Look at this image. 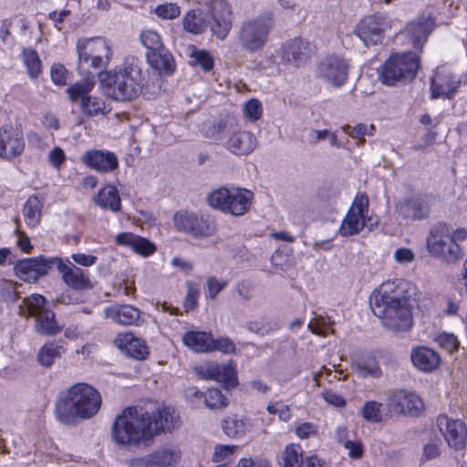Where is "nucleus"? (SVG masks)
<instances>
[{
    "label": "nucleus",
    "instance_id": "nucleus-1",
    "mask_svg": "<svg viewBox=\"0 0 467 467\" xmlns=\"http://www.w3.org/2000/svg\"><path fill=\"white\" fill-rule=\"evenodd\" d=\"M179 421V416L171 407L130 406L116 416L111 437L119 446L150 447L156 437L178 427Z\"/></svg>",
    "mask_w": 467,
    "mask_h": 467
},
{
    "label": "nucleus",
    "instance_id": "nucleus-2",
    "mask_svg": "<svg viewBox=\"0 0 467 467\" xmlns=\"http://www.w3.org/2000/svg\"><path fill=\"white\" fill-rule=\"evenodd\" d=\"M409 285L403 279L388 280L370 296L373 314L393 333L408 332L413 326L412 305L407 295Z\"/></svg>",
    "mask_w": 467,
    "mask_h": 467
},
{
    "label": "nucleus",
    "instance_id": "nucleus-3",
    "mask_svg": "<svg viewBox=\"0 0 467 467\" xmlns=\"http://www.w3.org/2000/svg\"><path fill=\"white\" fill-rule=\"evenodd\" d=\"M102 398L99 390L87 383H76L62 391L56 401L55 413L63 424L94 417L101 408Z\"/></svg>",
    "mask_w": 467,
    "mask_h": 467
},
{
    "label": "nucleus",
    "instance_id": "nucleus-4",
    "mask_svg": "<svg viewBox=\"0 0 467 467\" xmlns=\"http://www.w3.org/2000/svg\"><path fill=\"white\" fill-rule=\"evenodd\" d=\"M465 240L466 228H454L445 223H437L431 227L426 236V247L432 257L444 264L454 265L464 256L462 243Z\"/></svg>",
    "mask_w": 467,
    "mask_h": 467
},
{
    "label": "nucleus",
    "instance_id": "nucleus-5",
    "mask_svg": "<svg viewBox=\"0 0 467 467\" xmlns=\"http://www.w3.org/2000/svg\"><path fill=\"white\" fill-rule=\"evenodd\" d=\"M100 81L108 88L109 96L115 100H132L142 87L141 64L135 58L127 59L122 66L104 73Z\"/></svg>",
    "mask_w": 467,
    "mask_h": 467
},
{
    "label": "nucleus",
    "instance_id": "nucleus-6",
    "mask_svg": "<svg viewBox=\"0 0 467 467\" xmlns=\"http://www.w3.org/2000/svg\"><path fill=\"white\" fill-rule=\"evenodd\" d=\"M76 49L78 56V68L83 74L106 68L113 56L110 42L102 36L78 39Z\"/></svg>",
    "mask_w": 467,
    "mask_h": 467
},
{
    "label": "nucleus",
    "instance_id": "nucleus-7",
    "mask_svg": "<svg viewBox=\"0 0 467 467\" xmlns=\"http://www.w3.org/2000/svg\"><path fill=\"white\" fill-rule=\"evenodd\" d=\"M253 200V192L238 187H221L207 196L210 207L234 216H243L248 213Z\"/></svg>",
    "mask_w": 467,
    "mask_h": 467
},
{
    "label": "nucleus",
    "instance_id": "nucleus-8",
    "mask_svg": "<svg viewBox=\"0 0 467 467\" xmlns=\"http://www.w3.org/2000/svg\"><path fill=\"white\" fill-rule=\"evenodd\" d=\"M379 224L377 217L369 214V201L366 194L358 193L341 224L338 234L344 237L357 235L365 228L372 231Z\"/></svg>",
    "mask_w": 467,
    "mask_h": 467
},
{
    "label": "nucleus",
    "instance_id": "nucleus-9",
    "mask_svg": "<svg viewBox=\"0 0 467 467\" xmlns=\"http://www.w3.org/2000/svg\"><path fill=\"white\" fill-rule=\"evenodd\" d=\"M172 223L178 232L197 240L212 237L217 231L216 223L210 216L188 210L176 212Z\"/></svg>",
    "mask_w": 467,
    "mask_h": 467
},
{
    "label": "nucleus",
    "instance_id": "nucleus-10",
    "mask_svg": "<svg viewBox=\"0 0 467 467\" xmlns=\"http://www.w3.org/2000/svg\"><path fill=\"white\" fill-rule=\"evenodd\" d=\"M420 66L419 57L412 52L392 55L385 63L379 74L383 84L392 86L400 80H410Z\"/></svg>",
    "mask_w": 467,
    "mask_h": 467
},
{
    "label": "nucleus",
    "instance_id": "nucleus-11",
    "mask_svg": "<svg viewBox=\"0 0 467 467\" xmlns=\"http://www.w3.org/2000/svg\"><path fill=\"white\" fill-rule=\"evenodd\" d=\"M223 133H226L227 137L223 142L224 146L235 155H248L257 146V140L252 132L227 127L223 122L214 123L211 130L206 132V136L216 140H223Z\"/></svg>",
    "mask_w": 467,
    "mask_h": 467
},
{
    "label": "nucleus",
    "instance_id": "nucleus-12",
    "mask_svg": "<svg viewBox=\"0 0 467 467\" xmlns=\"http://www.w3.org/2000/svg\"><path fill=\"white\" fill-rule=\"evenodd\" d=\"M271 27L272 18L268 15L245 21L239 33L242 47L250 52L261 49L267 41Z\"/></svg>",
    "mask_w": 467,
    "mask_h": 467
},
{
    "label": "nucleus",
    "instance_id": "nucleus-13",
    "mask_svg": "<svg viewBox=\"0 0 467 467\" xmlns=\"http://www.w3.org/2000/svg\"><path fill=\"white\" fill-rule=\"evenodd\" d=\"M29 316L36 318L35 329L42 335H56L61 331L56 321L55 314L47 307L46 298L39 294H33L24 299Z\"/></svg>",
    "mask_w": 467,
    "mask_h": 467
},
{
    "label": "nucleus",
    "instance_id": "nucleus-14",
    "mask_svg": "<svg viewBox=\"0 0 467 467\" xmlns=\"http://www.w3.org/2000/svg\"><path fill=\"white\" fill-rule=\"evenodd\" d=\"M350 65L345 58L329 55L317 64V77L328 86L338 88L346 84Z\"/></svg>",
    "mask_w": 467,
    "mask_h": 467
},
{
    "label": "nucleus",
    "instance_id": "nucleus-15",
    "mask_svg": "<svg viewBox=\"0 0 467 467\" xmlns=\"http://www.w3.org/2000/svg\"><path fill=\"white\" fill-rule=\"evenodd\" d=\"M312 52L311 46L308 42L304 41L302 38H296L289 43L284 45L281 49L275 50L267 56L264 63L265 67H276L280 70L281 65L287 63H295L296 66L298 62L309 57Z\"/></svg>",
    "mask_w": 467,
    "mask_h": 467
},
{
    "label": "nucleus",
    "instance_id": "nucleus-16",
    "mask_svg": "<svg viewBox=\"0 0 467 467\" xmlns=\"http://www.w3.org/2000/svg\"><path fill=\"white\" fill-rule=\"evenodd\" d=\"M94 84L89 81L76 83L67 88V93L72 101L80 100L82 112L88 117L105 115L109 112L104 100L89 95Z\"/></svg>",
    "mask_w": 467,
    "mask_h": 467
},
{
    "label": "nucleus",
    "instance_id": "nucleus-17",
    "mask_svg": "<svg viewBox=\"0 0 467 467\" xmlns=\"http://www.w3.org/2000/svg\"><path fill=\"white\" fill-rule=\"evenodd\" d=\"M462 84V76L455 74L451 68L441 66L437 67L431 78V99H452Z\"/></svg>",
    "mask_w": 467,
    "mask_h": 467
},
{
    "label": "nucleus",
    "instance_id": "nucleus-18",
    "mask_svg": "<svg viewBox=\"0 0 467 467\" xmlns=\"http://www.w3.org/2000/svg\"><path fill=\"white\" fill-rule=\"evenodd\" d=\"M389 27V21L382 15L365 16L356 27V35L365 46L382 43L384 32Z\"/></svg>",
    "mask_w": 467,
    "mask_h": 467
},
{
    "label": "nucleus",
    "instance_id": "nucleus-19",
    "mask_svg": "<svg viewBox=\"0 0 467 467\" xmlns=\"http://www.w3.org/2000/svg\"><path fill=\"white\" fill-rule=\"evenodd\" d=\"M387 404L391 411L399 415L418 416L425 408L419 395L406 389L393 390Z\"/></svg>",
    "mask_w": 467,
    "mask_h": 467
},
{
    "label": "nucleus",
    "instance_id": "nucleus-20",
    "mask_svg": "<svg viewBox=\"0 0 467 467\" xmlns=\"http://www.w3.org/2000/svg\"><path fill=\"white\" fill-rule=\"evenodd\" d=\"M24 135L10 124L0 126V159L12 161L19 158L25 150Z\"/></svg>",
    "mask_w": 467,
    "mask_h": 467
},
{
    "label": "nucleus",
    "instance_id": "nucleus-21",
    "mask_svg": "<svg viewBox=\"0 0 467 467\" xmlns=\"http://www.w3.org/2000/svg\"><path fill=\"white\" fill-rule=\"evenodd\" d=\"M436 424L449 447L459 451L466 446L467 427L463 421L440 415Z\"/></svg>",
    "mask_w": 467,
    "mask_h": 467
},
{
    "label": "nucleus",
    "instance_id": "nucleus-22",
    "mask_svg": "<svg viewBox=\"0 0 467 467\" xmlns=\"http://www.w3.org/2000/svg\"><path fill=\"white\" fill-rule=\"evenodd\" d=\"M53 265H55L54 257L36 256L20 260L15 265L14 271L21 280L35 283L40 277L47 275Z\"/></svg>",
    "mask_w": 467,
    "mask_h": 467
},
{
    "label": "nucleus",
    "instance_id": "nucleus-23",
    "mask_svg": "<svg viewBox=\"0 0 467 467\" xmlns=\"http://www.w3.org/2000/svg\"><path fill=\"white\" fill-rule=\"evenodd\" d=\"M207 6V12L210 14L213 23L211 29L220 39H223L228 35L232 27L231 9L225 0H203Z\"/></svg>",
    "mask_w": 467,
    "mask_h": 467
},
{
    "label": "nucleus",
    "instance_id": "nucleus-24",
    "mask_svg": "<svg viewBox=\"0 0 467 467\" xmlns=\"http://www.w3.org/2000/svg\"><path fill=\"white\" fill-rule=\"evenodd\" d=\"M432 198L428 195H416L400 201L396 205L398 215L407 221H420L429 216Z\"/></svg>",
    "mask_w": 467,
    "mask_h": 467
},
{
    "label": "nucleus",
    "instance_id": "nucleus-25",
    "mask_svg": "<svg viewBox=\"0 0 467 467\" xmlns=\"http://www.w3.org/2000/svg\"><path fill=\"white\" fill-rule=\"evenodd\" d=\"M54 263L67 286L76 290L92 288L93 285L88 271L78 267L69 259L63 260L54 257Z\"/></svg>",
    "mask_w": 467,
    "mask_h": 467
},
{
    "label": "nucleus",
    "instance_id": "nucleus-26",
    "mask_svg": "<svg viewBox=\"0 0 467 467\" xmlns=\"http://www.w3.org/2000/svg\"><path fill=\"white\" fill-rule=\"evenodd\" d=\"M181 451L175 447H163L143 457L135 459V467H175Z\"/></svg>",
    "mask_w": 467,
    "mask_h": 467
},
{
    "label": "nucleus",
    "instance_id": "nucleus-27",
    "mask_svg": "<svg viewBox=\"0 0 467 467\" xmlns=\"http://www.w3.org/2000/svg\"><path fill=\"white\" fill-rule=\"evenodd\" d=\"M198 374L202 379L223 383L226 388H233L237 384L236 369L231 362H209L200 368Z\"/></svg>",
    "mask_w": 467,
    "mask_h": 467
},
{
    "label": "nucleus",
    "instance_id": "nucleus-28",
    "mask_svg": "<svg viewBox=\"0 0 467 467\" xmlns=\"http://www.w3.org/2000/svg\"><path fill=\"white\" fill-rule=\"evenodd\" d=\"M81 161L90 169L100 172H110L119 167L117 156L109 150H88L82 155Z\"/></svg>",
    "mask_w": 467,
    "mask_h": 467
},
{
    "label": "nucleus",
    "instance_id": "nucleus-29",
    "mask_svg": "<svg viewBox=\"0 0 467 467\" xmlns=\"http://www.w3.org/2000/svg\"><path fill=\"white\" fill-rule=\"evenodd\" d=\"M106 318L122 326H140V311L130 305H111L103 310Z\"/></svg>",
    "mask_w": 467,
    "mask_h": 467
},
{
    "label": "nucleus",
    "instance_id": "nucleus-30",
    "mask_svg": "<svg viewBox=\"0 0 467 467\" xmlns=\"http://www.w3.org/2000/svg\"><path fill=\"white\" fill-rule=\"evenodd\" d=\"M115 346L136 359H145L149 355L146 343L131 332L119 333L114 340Z\"/></svg>",
    "mask_w": 467,
    "mask_h": 467
},
{
    "label": "nucleus",
    "instance_id": "nucleus-31",
    "mask_svg": "<svg viewBox=\"0 0 467 467\" xmlns=\"http://www.w3.org/2000/svg\"><path fill=\"white\" fill-rule=\"evenodd\" d=\"M115 242L144 257L151 255L156 251V245L153 243L130 232H123L116 235Z\"/></svg>",
    "mask_w": 467,
    "mask_h": 467
},
{
    "label": "nucleus",
    "instance_id": "nucleus-32",
    "mask_svg": "<svg viewBox=\"0 0 467 467\" xmlns=\"http://www.w3.org/2000/svg\"><path fill=\"white\" fill-rule=\"evenodd\" d=\"M410 359L415 368L423 372H431L441 364V358L433 349L427 347L412 348Z\"/></svg>",
    "mask_w": 467,
    "mask_h": 467
},
{
    "label": "nucleus",
    "instance_id": "nucleus-33",
    "mask_svg": "<svg viewBox=\"0 0 467 467\" xmlns=\"http://www.w3.org/2000/svg\"><path fill=\"white\" fill-rule=\"evenodd\" d=\"M222 430L227 437L240 440L253 431V422L246 417L229 415L223 420Z\"/></svg>",
    "mask_w": 467,
    "mask_h": 467
},
{
    "label": "nucleus",
    "instance_id": "nucleus-34",
    "mask_svg": "<svg viewBox=\"0 0 467 467\" xmlns=\"http://www.w3.org/2000/svg\"><path fill=\"white\" fill-rule=\"evenodd\" d=\"M432 26L433 21L430 18H423L407 26L405 34L410 38L414 48H420L423 46L432 29Z\"/></svg>",
    "mask_w": 467,
    "mask_h": 467
},
{
    "label": "nucleus",
    "instance_id": "nucleus-35",
    "mask_svg": "<svg viewBox=\"0 0 467 467\" xmlns=\"http://www.w3.org/2000/svg\"><path fill=\"white\" fill-rule=\"evenodd\" d=\"M147 59L150 65L160 74L170 75L174 71L173 57L164 47L155 51H148Z\"/></svg>",
    "mask_w": 467,
    "mask_h": 467
},
{
    "label": "nucleus",
    "instance_id": "nucleus-36",
    "mask_svg": "<svg viewBox=\"0 0 467 467\" xmlns=\"http://www.w3.org/2000/svg\"><path fill=\"white\" fill-rule=\"evenodd\" d=\"M183 344L195 353L212 352L213 336L205 331H188L182 337Z\"/></svg>",
    "mask_w": 467,
    "mask_h": 467
},
{
    "label": "nucleus",
    "instance_id": "nucleus-37",
    "mask_svg": "<svg viewBox=\"0 0 467 467\" xmlns=\"http://www.w3.org/2000/svg\"><path fill=\"white\" fill-rule=\"evenodd\" d=\"M45 199L42 196L32 194L26 201L23 207V217L28 227H36L39 224L42 216Z\"/></svg>",
    "mask_w": 467,
    "mask_h": 467
},
{
    "label": "nucleus",
    "instance_id": "nucleus-38",
    "mask_svg": "<svg viewBox=\"0 0 467 467\" xmlns=\"http://www.w3.org/2000/svg\"><path fill=\"white\" fill-rule=\"evenodd\" d=\"M97 205L103 209H109L112 212H119L121 208V202L116 187L107 185L102 188L95 196Z\"/></svg>",
    "mask_w": 467,
    "mask_h": 467
},
{
    "label": "nucleus",
    "instance_id": "nucleus-39",
    "mask_svg": "<svg viewBox=\"0 0 467 467\" xmlns=\"http://www.w3.org/2000/svg\"><path fill=\"white\" fill-rule=\"evenodd\" d=\"M21 58L28 77L36 79L42 72V62L37 52L32 48H24Z\"/></svg>",
    "mask_w": 467,
    "mask_h": 467
},
{
    "label": "nucleus",
    "instance_id": "nucleus-40",
    "mask_svg": "<svg viewBox=\"0 0 467 467\" xmlns=\"http://www.w3.org/2000/svg\"><path fill=\"white\" fill-rule=\"evenodd\" d=\"M189 391L196 397L204 396L205 404L209 409H223L227 406V398L218 389H209L205 394L198 391L196 388H191Z\"/></svg>",
    "mask_w": 467,
    "mask_h": 467
},
{
    "label": "nucleus",
    "instance_id": "nucleus-41",
    "mask_svg": "<svg viewBox=\"0 0 467 467\" xmlns=\"http://www.w3.org/2000/svg\"><path fill=\"white\" fill-rule=\"evenodd\" d=\"M246 328L251 333H254L259 337H266L273 335L275 331H277L279 329V326L276 322L271 321L265 317H262L247 322Z\"/></svg>",
    "mask_w": 467,
    "mask_h": 467
},
{
    "label": "nucleus",
    "instance_id": "nucleus-42",
    "mask_svg": "<svg viewBox=\"0 0 467 467\" xmlns=\"http://www.w3.org/2000/svg\"><path fill=\"white\" fill-rule=\"evenodd\" d=\"M63 348L55 342L46 343L37 353V360L43 367H50L62 354Z\"/></svg>",
    "mask_w": 467,
    "mask_h": 467
},
{
    "label": "nucleus",
    "instance_id": "nucleus-43",
    "mask_svg": "<svg viewBox=\"0 0 467 467\" xmlns=\"http://www.w3.org/2000/svg\"><path fill=\"white\" fill-rule=\"evenodd\" d=\"M354 368L356 372L363 378L370 376L378 379L382 375V371L377 360L373 357H368L356 361Z\"/></svg>",
    "mask_w": 467,
    "mask_h": 467
},
{
    "label": "nucleus",
    "instance_id": "nucleus-44",
    "mask_svg": "<svg viewBox=\"0 0 467 467\" xmlns=\"http://www.w3.org/2000/svg\"><path fill=\"white\" fill-rule=\"evenodd\" d=\"M333 324L334 321L329 317L319 315L309 321L307 328L311 333L325 337L333 332Z\"/></svg>",
    "mask_w": 467,
    "mask_h": 467
},
{
    "label": "nucleus",
    "instance_id": "nucleus-45",
    "mask_svg": "<svg viewBox=\"0 0 467 467\" xmlns=\"http://www.w3.org/2000/svg\"><path fill=\"white\" fill-rule=\"evenodd\" d=\"M284 467H301L303 464V451L298 444H289L285 447L283 456Z\"/></svg>",
    "mask_w": 467,
    "mask_h": 467
},
{
    "label": "nucleus",
    "instance_id": "nucleus-46",
    "mask_svg": "<svg viewBox=\"0 0 467 467\" xmlns=\"http://www.w3.org/2000/svg\"><path fill=\"white\" fill-rule=\"evenodd\" d=\"M381 402L376 400H368L360 409V414L366 421L379 423L382 420Z\"/></svg>",
    "mask_w": 467,
    "mask_h": 467
},
{
    "label": "nucleus",
    "instance_id": "nucleus-47",
    "mask_svg": "<svg viewBox=\"0 0 467 467\" xmlns=\"http://www.w3.org/2000/svg\"><path fill=\"white\" fill-rule=\"evenodd\" d=\"M184 29L192 34H200L206 28V23L194 11L188 12L183 18Z\"/></svg>",
    "mask_w": 467,
    "mask_h": 467
},
{
    "label": "nucleus",
    "instance_id": "nucleus-48",
    "mask_svg": "<svg viewBox=\"0 0 467 467\" xmlns=\"http://www.w3.org/2000/svg\"><path fill=\"white\" fill-rule=\"evenodd\" d=\"M191 64L200 66L204 71H210L213 67V58L205 50H199L195 47L191 52Z\"/></svg>",
    "mask_w": 467,
    "mask_h": 467
},
{
    "label": "nucleus",
    "instance_id": "nucleus-49",
    "mask_svg": "<svg viewBox=\"0 0 467 467\" xmlns=\"http://www.w3.org/2000/svg\"><path fill=\"white\" fill-rule=\"evenodd\" d=\"M238 446L236 445H216L214 447L213 461L221 464H224L231 462Z\"/></svg>",
    "mask_w": 467,
    "mask_h": 467
},
{
    "label": "nucleus",
    "instance_id": "nucleus-50",
    "mask_svg": "<svg viewBox=\"0 0 467 467\" xmlns=\"http://www.w3.org/2000/svg\"><path fill=\"white\" fill-rule=\"evenodd\" d=\"M20 286H22L21 284L11 280L2 279L0 280V296L5 302L14 303L18 298L19 292L17 288Z\"/></svg>",
    "mask_w": 467,
    "mask_h": 467
},
{
    "label": "nucleus",
    "instance_id": "nucleus-51",
    "mask_svg": "<svg viewBox=\"0 0 467 467\" xmlns=\"http://www.w3.org/2000/svg\"><path fill=\"white\" fill-rule=\"evenodd\" d=\"M140 41L148 51H155L163 47L160 35L156 31L150 29L141 32Z\"/></svg>",
    "mask_w": 467,
    "mask_h": 467
},
{
    "label": "nucleus",
    "instance_id": "nucleus-52",
    "mask_svg": "<svg viewBox=\"0 0 467 467\" xmlns=\"http://www.w3.org/2000/svg\"><path fill=\"white\" fill-rule=\"evenodd\" d=\"M227 285V282L219 280L213 276L207 278L206 280V290L205 297L207 300H213L217 295L224 289Z\"/></svg>",
    "mask_w": 467,
    "mask_h": 467
},
{
    "label": "nucleus",
    "instance_id": "nucleus-53",
    "mask_svg": "<svg viewBox=\"0 0 467 467\" xmlns=\"http://www.w3.org/2000/svg\"><path fill=\"white\" fill-rule=\"evenodd\" d=\"M263 113L262 105L257 99H250L244 106V115L250 121L258 120Z\"/></svg>",
    "mask_w": 467,
    "mask_h": 467
},
{
    "label": "nucleus",
    "instance_id": "nucleus-54",
    "mask_svg": "<svg viewBox=\"0 0 467 467\" xmlns=\"http://www.w3.org/2000/svg\"><path fill=\"white\" fill-rule=\"evenodd\" d=\"M343 131L354 139H362L366 135H372L375 130V127L370 125L369 127L364 124H358L356 126L346 125L342 127Z\"/></svg>",
    "mask_w": 467,
    "mask_h": 467
},
{
    "label": "nucleus",
    "instance_id": "nucleus-55",
    "mask_svg": "<svg viewBox=\"0 0 467 467\" xmlns=\"http://www.w3.org/2000/svg\"><path fill=\"white\" fill-rule=\"evenodd\" d=\"M212 352L219 351L223 354H234L235 353L236 347L234 343L226 337H222L219 338L213 337V343L211 346Z\"/></svg>",
    "mask_w": 467,
    "mask_h": 467
},
{
    "label": "nucleus",
    "instance_id": "nucleus-56",
    "mask_svg": "<svg viewBox=\"0 0 467 467\" xmlns=\"http://www.w3.org/2000/svg\"><path fill=\"white\" fill-rule=\"evenodd\" d=\"M187 295L184 299V308L186 311L193 310L198 305V298L200 296V290L198 285L192 282L187 283Z\"/></svg>",
    "mask_w": 467,
    "mask_h": 467
},
{
    "label": "nucleus",
    "instance_id": "nucleus-57",
    "mask_svg": "<svg viewBox=\"0 0 467 467\" xmlns=\"http://www.w3.org/2000/svg\"><path fill=\"white\" fill-rule=\"evenodd\" d=\"M436 342L440 347L451 353L456 351L460 347V342L456 336L449 333L440 334L436 337Z\"/></svg>",
    "mask_w": 467,
    "mask_h": 467
},
{
    "label": "nucleus",
    "instance_id": "nucleus-58",
    "mask_svg": "<svg viewBox=\"0 0 467 467\" xmlns=\"http://www.w3.org/2000/svg\"><path fill=\"white\" fill-rule=\"evenodd\" d=\"M441 455V442L432 441L423 446L420 461L426 462L438 458Z\"/></svg>",
    "mask_w": 467,
    "mask_h": 467
},
{
    "label": "nucleus",
    "instance_id": "nucleus-59",
    "mask_svg": "<svg viewBox=\"0 0 467 467\" xmlns=\"http://www.w3.org/2000/svg\"><path fill=\"white\" fill-rule=\"evenodd\" d=\"M180 13V7L175 4L160 5L155 9V14L164 19L176 18Z\"/></svg>",
    "mask_w": 467,
    "mask_h": 467
},
{
    "label": "nucleus",
    "instance_id": "nucleus-60",
    "mask_svg": "<svg viewBox=\"0 0 467 467\" xmlns=\"http://www.w3.org/2000/svg\"><path fill=\"white\" fill-rule=\"evenodd\" d=\"M67 70L61 64H56L52 66L50 70L51 79L54 84L62 86L67 83Z\"/></svg>",
    "mask_w": 467,
    "mask_h": 467
},
{
    "label": "nucleus",
    "instance_id": "nucleus-61",
    "mask_svg": "<svg viewBox=\"0 0 467 467\" xmlns=\"http://www.w3.org/2000/svg\"><path fill=\"white\" fill-rule=\"evenodd\" d=\"M393 258L397 263L406 265L415 260V254L410 248L400 247L395 250Z\"/></svg>",
    "mask_w": 467,
    "mask_h": 467
},
{
    "label": "nucleus",
    "instance_id": "nucleus-62",
    "mask_svg": "<svg viewBox=\"0 0 467 467\" xmlns=\"http://www.w3.org/2000/svg\"><path fill=\"white\" fill-rule=\"evenodd\" d=\"M343 447L348 451V455L351 459L358 460L360 459L363 455V446L360 441L351 440L344 444Z\"/></svg>",
    "mask_w": 467,
    "mask_h": 467
},
{
    "label": "nucleus",
    "instance_id": "nucleus-63",
    "mask_svg": "<svg viewBox=\"0 0 467 467\" xmlns=\"http://www.w3.org/2000/svg\"><path fill=\"white\" fill-rule=\"evenodd\" d=\"M71 259L73 262L78 265L89 267L94 265L97 261L98 257L92 254H87L84 253H76L71 254Z\"/></svg>",
    "mask_w": 467,
    "mask_h": 467
},
{
    "label": "nucleus",
    "instance_id": "nucleus-64",
    "mask_svg": "<svg viewBox=\"0 0 467 467\" xmlns=\"http://www.w3.org/2000/svg\"><path fill=\"white\" fill-rule=\"evenodd\" d=\"M317 432V426L310 422L301 423L296 429V434L300 439H308L311 436L316 435Z\"/></svg>",
    "mask_w": 467,
    "mask_h": 467
}]
</instances>
